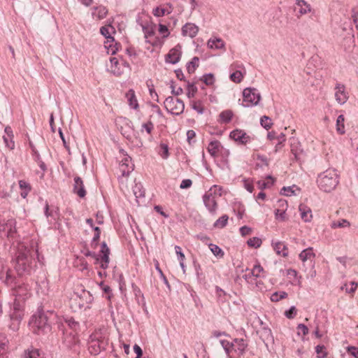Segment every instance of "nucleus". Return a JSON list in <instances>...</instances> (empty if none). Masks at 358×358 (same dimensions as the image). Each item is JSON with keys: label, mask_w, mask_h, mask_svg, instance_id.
<instances>
[{"label": "nucleus", "mask_w": 358, "mask_h": 358, "mask_svg": "<svg viewBox=\"0 0 358 358\" xmlns=\"http://www.w3.org/2000/svg\"><path fill=\"white\" fill-rule=\"evenodd\" d=\"M34 259L31 250L24 245L18 247L15 259V270L19 276L29 275L34 268Z\"/></svg>", "instance_id": "obj_1"}, {"label": "nucleus", "mask_w": 358, "mask_h": 358, "mask_svg": "<svg viewBox=\"0 0 358 358\" xmlns=\"http://www.w3.org/2000/svg\"><path fill=\"white\" fill-rule=\"evenodd\" d=\"M29 325L32 332L38 335L48 333L51 329L48 316L42 308H38L37 311L31 316Z\"/></svg>", "instance_id": "obj_2"}, {"label": "nucleus", "mask_w": 358, "mask_h": 358, "mask_svg": "<svg viewBox=\"0 0 358 358\" xmlns=\"http://www.w3.org/2000/svg\"><path fill=\"white\" fill-rule=\"evenodd\" d=\"M317 182L321 190L330 192L339 182L338 174L335 169H329L318 176Z\"/></svg>", "instance_id": "obj_3"}, {"label": "nucleus", "mask_w": 358, "mask_h": 358, "mask_svg": "<svg viewBox=\"0 0 358 358\" xmlns=\"http://www.w3.org/2000/svg\"><path fill=\"white\" fill-rule=\"evenodd\" d=\"M222 188L217 185L212 187L203 197V203L210 211L216 209L217 203L222 200Z\"/></svg>", "instance_id": "obj_4"}, {"label": "nucleus", "mask_w": 358, "mask_h": 358, "mask_svg": "<svg viewBox=\"0 0 358 358\" xmlns=\"http://www.w3.org/2000/svg\"><path fill=\"white\" fill-rule=\"evenodd\" d=\"M164 105L169 113L175 115L182 114L185 109L184 102L181 99L173 96L167 97L164 101Z\"/></svg>", "instance_id": "obj_5"}, {"label": "nucleus", "mask_w": 358, "mask_h": 358, "mask_svg": "<svg viewBox=\"0 0 358 358\" xmlns=\"http://www.w3.org/2000/svg\"><path fill=\"white\" fill-rule=\"evenodd\" d=\"M243 103L244 107H250L258 105L261 100V95L256 88L248 87L243 92Z\"/></svg>", "instance_id": "obj_6"}, {"label": "nucleus", "mask_w": 358, "mask_h": 358, "mask_svg": "<svg viewBox=\"0 0 358 358\" xmlns=\"http://www.w3.org/2000/svg\"><path fill=\"white\" fill-rule=\"evenodd\" d=\"M110 62L111 64L110 71L116 76H120L131 70L129 64L122 58L118 59L117 57H110Z\"/></svg>", "instance_id": "obj_7"}, {"label": "nucleus", "mask_w": 358, "mask_h": 358, "mask_svg": "<svg viewBox=\"0 0 358 358\" xmlns=\"http://www.w3.org/2000/svg\"><path fill=\"white\" fill-rule=\"evenodd\" d=\"M100 252L101 253L100 257H99V255H97L94 252H92L90 250H87L85 253V255L86 257H91L94 258L96 262H99L101 259V267L103 269H106L108 266L110 250L105 242H103L101 243Z\"/></svg>", "instance_id": "obj_8"}, {"label": "nucleus", "mask_w": 358, "mask_h": 358, "mask_svg": "<svg viewBox=\"0 0 358 358\" xmlns=\"http://www.w3.org/2000/svg\"><path fill=\"white\" fill-rule=\"evenodd\" d=\"M120 153L124 158L121 160L119 166V180H122L124 177H127L134 170V165L131 162V158L127 154L124 150H120Z\"/></svg>", "instance_id": "obj_9"}, {"label": "nucleus", "mask_w": 358, "mask_h": 358, "mask_svg": "<svg viewBox=\"0 0 358 358\" xmlns=\"http://www.w3.org/2000/svg\"><path fill=\"white\" fill-rule=\"evenodd\" d=\"M31 288L27 283L21 282L20 280L18 283L15 284L12 287V294L15 298L25 301L31 295Z\"/></svg>", "instance_id": "obj_10"}, {"label": "nucleus", "mask_w": 358, "mask_h": 358, "mask_svg": "<svg viewBox=\"0 0 358 358\" xmlns=\"http://www.w3.org/2000/svg\"><path fill=\"white\" fill-rule=\"evenodd\" d=\"M0 280L6 286L11 287L18 283L19 281V280L15 277L13 271L7 266L1 267Z\"/></svg>", "instance_id": "obj_11"}, {"label": "nucleus", "mask_w": 358, "mask_h": 358, "mask_svg": "<svg viewBox=\"0 0 358 358\" xmlns=\"http://www.w3.org/2000/svg\"><path fill=\"white\" fill-rule=\"evenodd\" d=\"M247 343L243 338L235 339L234 343H229L225 341V352L230 353L232 350L238 351V353L243 355L247 347Z\"/></svg>", "instance_id": "obj_12"}, {"label": "nucleus", "mask_w": 358, "mask_h": 358, "mask_svg": "<svg viewBox=\"0 0 358 358\" xmlns=\"http://www.w3.org/2000/svg\"><path fill=\"white\" fill-rule=\"evenodd\" d=\"M229 138L235 141L238 144L246 145L251 141V138L243 130L236 129L229 134Z\"/></svg>", "instance_id": "obj_13"}, {"label": "nucleus", "mask_w": 358, "mask_h": 358, "mask_svg": "<svg viewBox=\"0 0 358 358\" xmlns=\"http://www.w3.org/2000/svg\"><path fill=\"white\" fill-rule=\"evenodd\" d=\"M348 97L345 86L343 84L337 83L335 87V98L336 101L341 105L344 104L348 101Z\"/></svg>", "instance_id": "obj_14"}, {"label": "nucleus", "mask_w": 358, "mask_h": 358, "mask_svg": "<svg viewBox=\"0 0 358 358\" xmlns=\"http://www.w3.org/2000/svg\"><path fill=\"white\" fill-rule=\"evenodd\" d=\"M0 231H6L8 237H13L16 233V222L15 220H8L3 224H0Z\"/></svg>", "instance_id": "obj_15"}, {"label": "nucleus", "mask_w": 358, "mask_h": 358, "mask_svg": "<svg viewBox=\"0 0 358 358\" xmlns=\"http://www.w3.org/2000/svg\"><path fill=\"white\" fill-rule=\"evenodd\" d=\"M73 192L80 198H83L86 195V190L85 189L83 180L79 176H76L74 178Z\"/></svg>", "instance_id": "obj_16"}, {"label": "nucleus", "mask_w": 358, "mask_h": 358, "mask_svg": "<svg viewBox=\"0 0 358 358\" xmlns=\"http://www.w3.org/2000/svg\"><path fill=\"white\" fill-rule=\"evenodd\" d=\"M259 333L260 334L259 337L261 340L264 342V343L268 348V343H273L274 342V338L271 329L268 328V327H262Z\"/></svg>", "instance_id": "obj_17"}, {"label": "nucleus", "mask_w": 358, "mask_h": 358, "mask_svg": "<svg viewBox=\"0 0 358 358\" xmlns=\"http://www.w3.org/2000/svg\"><path fill=\"white\" fill-rule=\"evenodd\" d=\"M181 57L180 46L172 48L166 57V62L175 64L178 63Z\"/></svg>", "instance_id": "obj_18"}, {"label": "nucleus", "mask_w": 358, "mask_h": 358, "mask_svg": "<svg viewBox=\"0 0 358 358\" xmlns=\"http://www.w3.org/2000/svg\"><path fill=\"white\" fill-rule=\"evenodd\" d=\"M24 301L15 298L13 306L10 310V315L13 316H17L20 315V317H23L24 315V306L23 302Z\"/></svg>", "instance_id": "obj_19"}, {"label": "nucleus", "mask_w": 358, "mask_h": 358, "mask_svg": "<svg viewBox=\"0 0 358 358\" xmlns=\"http://www.w3.org/2000/svg\"><path fill=\"white\" fill-rule=\"evenodd\" d=\"M199 31V27L193 23H186L182 27V34L184 36L194 38Z\"/></svg>", "instance_id": "obj_20"}, {"label": "nucleus", "mask_w": 358, "mask_h": 358, "mask_svg": "<svg viewBox=\"0 0 358 358\" xmlns=\"http://www.w3.org/2000/svg\"><path fill=\"white\" fill-rule=\"evenodd\" d=\"M104 343L99 340H92L89 343L88 350L92 355H98L104 349Z\"/></svg>", "instance_id": "obj_21"}, {"label": "nucleus", "mask_w": 358, "mask_h": 358, "mask_svg": "<svg viewBox=\"0 0 358 358\" xmlns=\"http://www.w3.org/2000/svg\"><path fill=\"white\" fill-rule=\"evenodd\" d=\"M222 148L221 143L218 141H212L208 146V151L214 158L218 157Z\"/></svg>", "instance_id": "obj_22"}, {"label": "nucleus", "mask_w": 358, "mask_h": 358, "mask_svg": "<svg viewBox=\"0 0 358 358\" xmlns=\"http://www.w3.org/2000/svg\"><path fill=\"white\" fill-rule=\"evenodd\" d=\"M142 28L145 35V38L147 39L146 42L151 43L153 46L157 45V41H152L151 40L148 39L150 37L153 36L155 34V29L153 27L150 25H143Z\"/></svg>", "instance_id": "obj_23"}, {"label": "nucleus", "mask_w": 358, "mask_h": 358, "mask_svg": "<svg viewBox=\"0 0 358 358\" xmlns=\"http://www.w3.org/2000/svg\"><path fill=\"white\" fill-rule=\"evenodd\" d=\"M299 211L301 213V217L304 222H308L311 221L313 215L310 208L305 205H300Z\"/></svg>", "instance_id": "obj_24"}, {"label": "nucleus", "mask_w": 358, "mask_h": 358, "mask_svg": "<svg viewBox=\"0 0 358 358\" xmlns=\"http://www.w3.org/2000/svg\"><path fill=\"white\" fill-rule=\"evenodd\" d=\"M272 245L274 250L278 255H281L282 257H287L288 255L287 248L283 242H272Z\"/></svg>", "instance_id": "obj_25"}, {"label": "nucleus", "mask_w": 358, "mask_h": 358, "mask_svg": "<svg viewBox=\"0 0 358 358\" xmlns=\"http://www.w3.org/2000/svg\"><path fill=\"white\" fill-rule=\"evenodd\" d=\"M126 97L127 98L128 103L130 108L133 109L138 108V103L137 99L135 95V92L133 90H129L126 94Z\"/></svg>", "instance_id": "obj_26"}, {"label": "nucleus", "mask_w": 358, "mask_h": 358, "mask_svg": "<svg viewBox=\"0 0 358 358\" xmlns=\"http://www.w3.org/2000/svg\"><path fill=\"white\" fill-rule=\"evenodd\" d=\"M22 358H45L43 355H41L38 349L29 348L24 350Z\"/></svg>", "instance_id": "obj_27"}, {"label": "nucleus", "mask_w": 358, "mask_h": 358, "mask_svg": "<svg viewBox=\"0 0 358 358\" xmlns=\"http://www.w3.org/2000/svg\"><path fill=\"white\" fill-rule=\"evenodd\" d=\"M22 319V317H20V315H18L17 316H13L10 315V323L8 326L9 329L13 332L17 331L20 328Z\"/></svg>", "instance_id": "obj_28"}, {"label": "nucleus", "mask_w": 358, "mask_h": 358, "mask_svg": "<svg viewBox=\"0 0 358 358\" xmlns=\"http://www.w3.org/2000/svg\"><path fill=\"white\" fill-rule=\"evenodd\" d=\"M94 11L92 12V15L96 17L99 20L103 19L106 17L108 13L107 8L103 6H99L94 8Z\"/></svg>", "instance_id": "obj_29"}, {"label": "nucleus", "mask_w": 358, "mask_h": 358, "mask_svg": "<svg viewBox=\"0 0 358 358\" xmlns=\"http://www.w3.org/2000/svg\"><path fill=\"white\" fill-rule=\"evenodd\" d=\"M207 45L210 49L218 50L224 47V41L221 38H213L208 40Z\"/></svg>", "instance_id": "obj_30"}, {"label": "nucleus", "mask_w": 358, "mask_h": 358, "mask_svg": "<svg viewBox=\"0 0 358 358\" xmlns=\"http://www.w3.org/2000/svg\"><path fill=\"white\" fill-rule=\"evenodd\" d=\"M299 142H294L291 143V152L294 155V159L296 162L301 161V154L302 153V150L298 148V145Z\"/></svg>", "instance_id": "obj_31"}, {"label": "nucleus", "mask_w": 358, "mask_h": 358, "mask_svg": "<svg viewBox=\"0 0 358 358\" xmlns=\"http://www.w3.org/2000/svg\"><path fill=\"white\" fill-rule=\"evenodd\" d=\"M296 5L299 7V13L301 15L310 11V6L304 0H296Z\"/></svg>", "instance_id": "obj_32"}, {"label": "nucleus", "mask_w": 358, "mask_h": 358, "mask_svg": "<svg viewBox=\"0 0 358 358\" xmlns=\"http://www.w3.org/2000/svg\"><path fill=\"white\" fill-rule=\"evenodd\" d=\"M344 122H345L344 115H338L337 117V120H336V131L339 134H341V135L344 134L345 133Z\"/></svg>", "instance_id": "obj_33"}, {"label": "nucleus", "mask_w": 358, "mask_h": 358, "mask_svg": "<svg viewBox=\"0 0 358 358\" xmlns=\"http://www.w3.org/2000/svg\"><path fill=\"white\" fill-rule=\"evenodd\" d=\"M19 186L22 190L20 195L23 199H25L27 196L29 192L31 191V186L28 182H27L24 180H20Z\"/></svg>", "instance_id": "obj_34"}, {"label": "nucleus", "mask_w": 358, "mask_h": 358, "mask_svg": "<svg viewBox=\"0 0 358 358\" xmlns=\"http://www.w3.org/2000/svg\"><path fill=\"white\" fill-rule=\"evenodd\" d=\"M312 257H315L312 248H306L299 254V258L303 262L310 259Z\"/></svg>", "instance_id": "obj_35"}, {"label": "nucleus", "mask_w": 358, "mask_h": 358, "mask_svg": "<svg viewBox=\"0 0 358 358\" xmlns=\"http://www.w3.org/2000/svg\"><path fill=\"white\" fill-rule=\"evenodd\" d=\"M170 10L166 8L156 7L152 10V14L156 17H162L166 14H170L172 12V6L169 5Z\"/></svg>", "instance_id": "obj_36"}, {"label": "nucleus", "mask_w": 358, "mask_h": 358, "mask_svg": "<svg viewBox=\"0 0 358 358\" xmlns=\"http://www.w3.org/2000/svg\"><path fill=\"white\" fill-rule=\"evenodd\" d=\"M199 59L198 57H194L192 60L187 63V70L189 73L194 72L196 68L199 66Z\"/></svg>", "instance_id": "obj_37"}, {"label": "nucleus", "mask_w": 358, "mask_h": 358, "mask_svg": "<svg viewBox=\"0 0 358 358\" xmlns=\"http://www.w3.org/2000/svg\"><path fill=\"white\" fill-rule=\"evenodd\" d=\"M146 85H147V87L148 88L150 96L154 100H155L157 102H159V96H158V94H157V93L156 92V91L155 90L154 85L152 84V80H148L146 82Z\"/></svg>", "instance_id": "obj_38"}, {"label": "nucleus", "mask_w": 358, "mask_h": 358, "mask_svg": "<svg viewBox=\"0 0 358 358\" xmlns=\"http://www.w3.org/2000/svg\"><path fill=\"white\" fill-rule=\"evenodd\" d=\"M287 293L284 291L275 292L271 296V300L273 302H278L280 299L287 298Z\"/></svg>", "instance_id": "obj_39"}, {"label": "nucleus", "mask_w": 358, "mask_h": 358, "mask_svg": "<svg viewBox=\"0 0 358 358\" xmlns=\"http://www.w3.org/2000/svg\"><path fill=\"white\" fill-rule=\"evenodd\" d=\"M262 243V239L258 237H253L248 240L247 244L250 248H258Z\"/></svg>", "instance_id": "obj_40"}, {"label": "nucleus", "mask_w": 358, "mask_h": 358, "mask_svg": "<svg viewBox=\"0 0 358 358\" xmlns=\"http://www.w3.org/2000/svg\"><path fill=\"white\" fill-rule=\"evenodd\" d=\"M260 124L266 130H268L273 125L271 119L266 115H264L261 117Z\"/></svg>", "instance_id": "obj_41"}, {"label": "nucleus", "mask_w": 358, "mask_h": 358, "mask_svg": "<svg viewBox=\"0 0 358 358\" xmlns=\"http://www.w3.org/2000/svg\"><path fill=\"white\" fill-rule=\"evenodd\" d=\"M208 247L215 257H223L224 252L219 246H217V245L210 243V244H209Z\"/></svg>", "instance_id": "obj_42"}, {"label": "nucleus", "mask_w": 358, "mask_h": 358, "mask_svg": "<svg viewBox=\"0 0 358 358\" xmlns=\"http://www.w3.org/2000/svg\"><path fill=\"white\" fill-rule=\"evenodd\" d=\"M110 27V26L109 27H101V29H100V32L101 34L106 37V38L107 39V42L106 43H110V42H114V38L113 37H112L110 35V32H109V28ZM111 28H113L111 27Z\"/></svg>", "instance_id": "obj_43"}, {"label": "nucleus", "mask_w": 358, "mask_h": 358, "mask_svg": "<svg viewBox=\"0 0 358 358\" xmlns=\"http://www.w3.org/2000/svg\"><path fill=\"white\" fill-rule=\"evenodd\" d=\"M350 224L347 220L342 219L341 220L332 222V224H331V227L333 229H336V228L347 227H350Z\"/></svg>", "instance_id": "obj_44"}, {"label": "nucleus", "mask_w": 358, "mask_h": 358, "mask_svg": "<svg viewBox=\"0 0 358 358\" xmlns=\"http://www.w3.org/2000/svg\"><path fill=\"white\" fill-rule=\"evenodd\" d=\"M243 78V76L240 71H236L229 75L230 80L236 83H241Z\"/></svg>", "instance_id": "obj_45"}, {"label": "nucleus", "mask_w": 358, "mask_h": 358, "mask_svg": "<svg viewBox=\"0 0 358 358\" xmlns=\"http://www.w3.org/2000/svg\"><path fill=\"white\" fill-rule=\"evenodd\" d=\"M133 192L137 199L145 196V190L143 189L141 184H136L133 187Z\"/></svg>", "instance_id": "obj_46"}, {"label": "nucleus", "mask_w": 358, "mask_h": 358, "mask_svg": "<svg viewBox=\"0 0 358 358\" xmlns=\"http://www.w3.org/2000/svg\"><path fill=\"white\" fill-rule=\"evenodd\" d=\"M65 323L75 332L79 328V323L76 322L73 317L66 318Z\"/></svg>", "instance_id": "obj_47"}, {"label": "nucleus", "mask_w": 358, "mask_h": 358, "mask_svg": "<svg viewBox=\"0 0 358 358\" xmlns=\"http://www.w3.org/2000/svg\"><path fill=\"white\" fill-rule=\"evenodd\" d=\"M159 147H160V151H159V155L164 159H166L169 156L168 145L166 143H161Z\"/></svg>", "instance_id": "obj_48"}, {"label": "nucleus", "mask_w": 358, "mask_h": 358, "mask_svg": "<svg viewBox=\"0 0 358 358\" xmlns=\"http://www.w3.org/2000/svg\"><path fill=\"white\" fill-rule=\"evenodd\" d=\"M285 210L286 209H275L274 212L275 219L280 222L285 221L287 220Z\"/></svg>", "instance_id": "obj_49"}, {"label": "nucleus", "mask_w": 358, "mask_h": 358, "mask_svg": "<svg viewBox=\"0 0 358 358\" xmlns=\"http://www.w3.org/2000/svg\"><path fill=\"white\" fill-rule=\"evenodd\" d=\"M324 350L325 346L324 345H317L315 347V352L318 355V358H326L327 357V352Z\"/></svg>", "instance_id": "obj_50"}, {"label": "nucleus", "mask_w": 358, "mask_h": 358, "mask_svg": "<svg viewBox=\"0 0 358 358\" xmlns=\"http://www.w3.org/2000/svg\"><path fill=\"white\" fill-rule=\"evenodd\" d=\"M45 215L46 217H51L54 220H56L57 217H58V213L57 210H53L52 209L50 210L49 205L48 203H46L45 206Z\"/></svg>", "instance_id": "obj_51"}, {"label": "nucleus", "mask_w": 358, "mask_h": 358, "mask_svg": "<svg viewBox=\"0 0 358 358\" xmlns=\"http://www.w3.org/2000/svg\"><path fill=\"white\" fill-rule=\"evenodd\" d=\"M294 187H295V185L293 186H289V187H283L280 189V194L286 196H290L293 194H294Z\"/></svg>", "instance_id": "obj_52"}, {"label": "nucleus", "mask_w": 358, "mask_h": 358, "mask_svg": "<svg viewBox=\"0 0 358 358\" xmlns=\"http://www.w3.org/2000/svg\"><path fill=\"white\" fill-rule=\"evenodd\" d=\"M197 92V87L195 86L194 83H190L188 82L187 83V95L189 98H192L194 96V94Z\"/></svg>", "instance_id": "obj_53"}, {"label": "nucleus", "mask_w": 358, "mask_h": 358, "mask_svg": "<svg viewBox=\"0 0 358 358\" xmlns=\"http://www.w3.org/2000/svg\"><path fill=\"white\" fill-rule=\"evenodd\" d=\"M297 310L295 306H291L288 310H285V315L289 319H293L296 317Z\"/></svg>", "instance_id": "obj_54"}, {"label": "nucleus", "mask_w": 358, "mask_h": 358, "mask_svg": "<svg viewBox=\"0 0 358 358\" xmlns=\"http://www.w3.org/2000/svg\"><path fill=\"white\" fill-rule=\"evenodd\" d=\"M8 346L5 342L0 343V358H8Z\"/></svg>", "instance_id": "obj_55"}, {"label": "nucleus", "mask_w": 358, "mask_h": 358, "mask_svg": "<svg viewBox=\"0 0 358 358\" xmlns=\"http://www.w3.org/2000/svg\"><path fill=\"white\" fill-rule=\"evenodd\" d=\"M192 108L199 114H202L204 110L203 106L200 101H193L192 103Z\"/></svg>", "instance_id": "obj_56"}, {"label": "nucleus", "mask_w": 358, "mask_h": 358, "mask_svg": "<svg viewBox=\"0 0 358 358\" xmlns=\"http://www.w3.org/2000/svg\"><path fill=\"white\" fill-rule=\"evenodd\" d=\"M3 141L5 143V145H6V146L7 148H8L10 150L14 148L15 143H14V141L12 139L11 135H8L7 136H4L3 137Z\"/></svg>", "instance_id": "obj_57"}, {"label": "nucleus", "mask_w": 358, "mask_h": 358, "mask_svg": "<svg viewBox=\"0 0 358 358\" xmlns=\"http://www.w3.org/2000/svg\"><path fill=\"white\" fill-rule=\"evenodd\" d=\"M264 271L263 267L260 264L255 265L251 271V273L253 276L257 278L260 277L259 273Z\"/></svg>", "instance_id": "obj_58"}, {"label": "nucleus", "mask_w": 358, "mask_h": 358, "mask_svg": "<svg viewBox=\"0 0 358 358\" xmlns=\"http://www.w3.org/2000/svg\"><path fill=\"white\" fill-rule=\"evenodd\" d=\"M144 129L146 131L148 134H151V132L154 129L153 123L151 121H149L147 123L143 124L141 131H143Z\"/></svg>", "instance_id": "obj_59"}, {"label": "nucleus", "mask_w": 358, "mask_h": 358, "mask_svg": "<svg viewBox=\"0 0 358 358\" xmlns=\"http://www.w3.org/2000/svg\"><path fill=\"white\" fill-rule=\"evenodd\" d=\"M81 298L85 299L86 303H88V304L90 303L93 300V297H92V294H90V292L88 291H86V290H83L82 294H81Z\"/></svg>", "instance_id": "obj_60"}, {"label": "nucleus", "mask_w": 358, "mask_h": 358, "mask_svg": "<svg viewBox=\"0 0 358 358\" xmlns=\"http://www.w3.org/2000/svg\"><path fill=\"white\" fill-rule=\"evenodd\" d=\"M202 80L207 85H212L214 83V76L212 73L206 74L203 76Z\"/></svg>", "instance_id": "obj_61"}, {"label": "nucleus", "mask_w": 358, "mask_h": 358, "mask_svg": "<svg viewBox=\"0 0 358 358\" xmlns=\"http://www.w3.org/2000/svg\"><path fill=\"white\" fill-rule=\"evenodd\" d=\"M159 31L160 34H163V38H166L169 35V29L164 24H159Z\"/></svg>", "instance_id": "obj_62"}, {"label": "nucleus", "mask_w": 358, "mask_h": 358, "mask_svg": "<svg viewBox=\"0 0 358 358\" xmlns=\"http://www.w3.org/2000/svg\"><path fill=\"white\" fill-rule=\"evenodd\" d=\"M242 236H245L251 234L252 229L246 225L243 226L239 229Z\"/></svg>", "instance_id": "obj_63"}, {"label": "nucleus", "mask_w": 358, "mask_h": 358, "mask_svg": "<svg viewBox=\"0 0 358 358\" xmlns=\"http://www.w3.org/2000/svg\"><path fill=\"white\" fill-rule=\"evenodd\" d=\"M348 352L355 358H358V348L355 346H348Z\"/></svg>", "instance_id": "obj_64"}]
</instances>
